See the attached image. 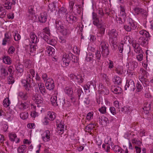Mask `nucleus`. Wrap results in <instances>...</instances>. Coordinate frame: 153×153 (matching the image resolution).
I'll return each mask as SVG.
<instances>
[{
  "label": "nucleus",
  "mask_w": 153,
  "mask_h": 153,
  "mask_svg": "<svg viewBox=\"0 0 153 153\" xmlns=\"http://www.w3.org/2000/svg\"><path fill=\"white\" fill-rule=\"evenodd\" d=\"M143 53H140L139 54L137 55V59L138 61H140L143 60Z\"/></svg>",
  "instance_id": "nucleus-60"
},
{
  "label": "nucleus",
  "mask_w": 153,
  "mask_h": 153,
  "mask_svg": "<svg viewBox=\"0 0 153 153\" xmlns=\"http://www.w3.org/2000/svg\"><path fill=\"white\" fill-rule=\"evenodd\" d=\"M73 54L71 53L68 54L65 53L63 55L62 60L66 66H68L71 60Z\"/></svg>",
  "instance_id": "nucleus-4"
},
{
  "label": "nucleus",
  "mask_w": 153,
  "mask_h": 153,
  "mask_svg": "<svg viewBox=\"0 0 153 153\" xmlns=\"http://www.w3.org/2000/svg\"><path fill=\"white\" fill-rule=\"evenodd\" d=\"M28 116V113L27 112H23L20 114L21 118L23 120H25L27 118Z\"/></svg>",
  "instance_id": "nucleus-46"
},
{
  "label": "nucleus",
  "mask_w": 153,
  "mask_h": 153,
  "mask_svg": "<svg viewBox=\"0 0 153 153\" xmlns=\"http://www.w3.org/2000/svg\"><path fill=\"white\" fill-rule=\"evenodd\" d=\"M116 73L119 75L124 74L126 72V70L123 69V67L121 66H119L115 69Z\"/></svg>",
  "instance_id": "nucleus-19"
},
{
  "label": "nucleus",
  "mask_w": 153,
  "mask_h": 153,
  "mask_svg": "<svg viewBox=\"0 0 153 153\" xmlns=\"http://www.w3.org/2000/svg\"><path fill=\"white\" fill-rule=\"evenodd\" d=\"M59 32L61 33L63 35L66 37L68 36L70 33L69 30L65 28L64 29V28L63 29H62V31Z\"/></svg>",
  "instance_id": "nucleus-35"
},
{
  "label": "nucleus",
  "mask_w": 153,
  "mask_h": 153,
  "mask_svg": "<svg viewBox=\"0 0 153 153\" xmlns=\"http://www.w3.org/2000/svg\"><path fill=\"white\" fill-rule=\"evenodd\" d=\"M31 108L33 111L31 112L30 115L32 117L35 118L36 117L38 116V113L36 111V106L32 104Z\"/></svg>",
  "instance_id": "nucleus-21"
},
{
  "label": "nucleus",
  "mask_w": 153,
  "mask_h": 153,
  "mask_svg": "<svg viewBox=\"0 0 153 153\" xmlns=\"http://www.w3.org/2000/svg\"><path fill=\"white\" fill-rule=\"evenodd\" d=\"M114 150L116 153H122L123 151L120 147L118 145L114 146L113 147Z\"/></svg>",
  "instance_id": "nucleus-33"
},
{
  "label": "nucleus",
  "mask_w": 153,
  "mask_h": 153,
  "mask_svg": "<svg viewBox=\"0 0 153 153\" xmlns=\"http://www.w3.org/2000/svg\"><path fill=\"white\" fill-rule=\"evenodd\" d=\"M55 27L58 32H61L64 27L62 21L57 19L55 22Z\"/></svg>",
  "instance_id": "nucleus-7"
},
{
  "label": "nucleus",
  "mask_w": 153,
  "mask_h": 153,
  "mask_svg": "<svg viewBox=\"0 0 153 153\" xmlns=\"http://www.w3.org/2000/svg\"><path fill=\"white\" fill-rule=\"evenodd\" d=\"M128 24L131 26L133 29L134 30L137 27L136 22L132 19L130 17H129L128 19Z\"/></svg>",
  "instance_id": "nucleus-17"
},
{
  "label": "nucleus",
  "mask_w": 153,
  "mask_h": 153,
  "mask_svg": "<svg viewBox=\"0 0 153 153\" xmlns=\"http://www.w3.org/2000/svg\"><path fill=\"white\" fill-rule=\"evenodd\" d=\"M114 93L117 94H120L122 92V88L120 87H117L116 88L113 89Z\"/></svg>",
  "instance_id": "nucleus-53"
},
{
  "label": "nucleus",
  "mask_w": 153,
  "mask_h": 153,
  "mask_svg": "<svg viewBox=\"0 0 153 153\" xmlns=\"http://www.w3.org/2000/svg\"><path fill=\"white\" fill-rule=\"evenodd\" d=\"M108 34L109 37V41L112 45L115 44L117 40L118 32L115 29H112L108 31Z\"/></svg>",
  "instance_id": "nucleus-1"
},
{
  "label": "nucleus",
  "mask_w": 153,
  "mask_h": 153,
  "mask_svg": "<svg viewBox=\"0 0 153 153\" xmlns=\"http://www.w3.org/2000/svg\"><path fill=\"white\" fill-rule=\"evenodd\" d=\"M130 64L131 67L129 68L130 67L131 70H134V68H136L138 66V63L135 61L130 62Z\"/></svg>",
  "instance_id": "nucleus-36"
},
{
  "label": "nucleus",
  "mask_w": 153,
  "mask_h": 153,
  "mask_svg": "<svg viewBox=\"0 0 153 153\" xmlns=\"http://www.w3.org/2000/svg\"><path fill=\"white\" fill-rule=\"evenodd\" d=\"M140 70L142 75L140 76H139V78L140 81L143 83L142 81L147 78L149 74L143 68L141 69Z\"/></svg>",
  "instance_id": "nucleus-10"
},
{
  "label": "nucleus",
  "mask_w": 153,
  "mask_h": 153,
  "mask_svg": "<svg viewBox=\"0 0 153 153\" xmlns=\"http://www.w3.org/2000/svg\"><path fill=\"white\" fill-rule=\"evenodd\" d=\"M32 99L37 104L42 103L43 100L41 96L37 94L33 96L32 97Z\"/></svg>",
  "instance_id": "nucleus-9"
},
{
  "label": "nucleus",
  "mask_w": 153,
  "mask_h": 153,
  "mask_svg": "<svg viewBox=\"0 0 153 153\" xmlns=\"http://www.w3.org/2000/svg\"><path fill=\"white\" fill-rule=\"evenodd\" d=\"M138 42L139 45L145 46L148 44V40L145 37L141 36L138 39Z\"/></svg>",
  "instance_id": "nucleus-11"
},
{
  "label": "nucleus",
  "mask_w": 153,
  "mask_h": 153,
  "mask_svg": "<svg viewBox=\"0 0 153 153\" xmlns=\"http://www.w3.org/2000/svg\"><path fill=\"white\" fill-rule=\"evenodd\" d=\"M45 86H54V82L52 79L48 78L45 83Z\"/></svg>",
  "instance_id": "nucleus-34"
},
{
  "label": "nucleus",
  "mask_w": 153,
  "mask_h": 153,
  "mask_svg": "<svg viewBox=\"0 0 153 153\" xmlns=\"http://www.w3.org/2000/svg\"><path fill=\"white\" fill-rule=\"evenodd\" d=\"M113 81L115 85H121L122 80L120 77L115 76L114 78L113 79Z\"/></svg>",
  "instance_id": "nucleus-22"
},
{
  "label": "nucleus",
  "mask_w": 153,
  "mask_h": 153,
  "mask_svg": "<svg viewBox=\"0 0 153 153\" xmlns=\"http://www.w3.org/2000/svg\"><path fill=\"white\" fill-rule=\"evenodd\" d=\"M4 39H8L9 40H11L12 39V37L11 34L9 33H6L4 34Z\"/></svg>",
  "instance_id": "nucleus-58"
},
{
  "label": "nucleus",
  "mask_w": 153,
  "mask_h": 153,
  "mask_svg": "<svg viewBox=\"0 0 153 153\" xmlns=\"http://www.w3.org/2000/svg\"><path fill=\"white\" fill-rule=\"evenodd\" d=\"M134 86V83L133 80L130 79L127 81L126 83L125 86Z\"/></svg>",
  "instance_id": "nucleus-52"
},
{
  "label": "nucleus",
  "mask_w": 153,
  "mask_h": 153,
  "mask_svg": "<svg viewBox=\"0 0 153 153\" xmlns=\"http://www.w3.org/2000/svg\"><path fill=\"white\" fill-rule=\"evenodd\" d=\"M124 28L125 30L127 31L130 32L132 30H134L132 27L128 24V25H124Z\"/></svg>",
  "instance_id": "nucleus-49"
},
{
  "label": "nucleus",
  "mask_w": 153,
  "mask_h": 153,
  "mask_svg": "<svg viewBox=\"0 0 153 153\" xmlns=\"http://www.w3.org/2000/svg\"><path fill=\"white\" fill-rule=\"evenodd\" d=\"M3 62L5 63L10 65L11 63V60L10 57L8 56H4L3 58Z\"/></svg>",
  "instance_id": "nucleus-26"
},
{
  "label": "nucleus",
  "mask_w": 153,
  "mask_h": 153,
  "mask_svg": "<svg viewBox=\"0 0 153 153\" xmlns=\"http://www.w3.org/2000/svg\"><path fill=\"white\" fill-rule=\"evenodd\" d=\"M19 96L23 100H26L27 98V96L26 94H24L22 92L19 93Z\"/></svg>",
  "instance_id": "nucleus-50"
},
{
  "label": "nucleus",
  "mask_w": 153,
  "mask_h": 153,
  "mask_svg": "<svg viewBox=\"0 0 153 153\" xmlns=\"http://www.w3.org/2000/svg\"><path fill=\"white\" fill-rule=\"evenodd\" d=\"M111 112L113 115H114L116 114V111L115 108L114 107H110L109 108Z\"/></svg>",
  "instance_id": "nucleus-62"
},
{
  "label": "nucleus",
  "mask_w": 153,
  "mask_h": 153,
  "mask_svg": "<svg viewBox=\"0 0 153 153\" xmlns=\"http://www.w3.org/2000/svg\"><path fill=\"white\" fill-rule=\"evenodd\" d=\"M48 118L51 120L53 121L56 118V114L53 112L48 111Z\"/></svg>",
  "instance_id": "nucleus-29"
},
{
  "label": "nucleus",
  "mask_w": 153,
  "mask_h": 153,
  "mask_svg": "<svg viewBox=\"0 0 153 153\" xmlns=\"http://www.w3.org/2000/svg\"><path fill=\"white\" fill-rule=\"evenodd\" d=\"M66 20L70 23H73L77 21V18L73 15H68L66 17Z\"/></svg>",
  "instance_id": "nucleus-14"
},
{
  "label": "nucleus",
  "mask_w": 153,
  "mask_h": 153,
  "mask_svg": "<svg viewBox=\"0 0 153 153\" xmlns=\"http://www.w3.org/2000/svg\"><path fill=\"white\" fill-rule=\"evenodd\" d=\"M15 35L14 36V39L16 41L19 40L21 38L20 35L18 33V32L16 31V32H15L14 33Z\"/></svg>",
  "instance_id": "nucleus-51"
},
{
  "label": "nucleus",
  "mask_w": 153,
  "mask_h": 153,
  "mask_svg": "<svg viewBox=\"0 0 153 153\" xmlns=\"http://www.w3.org/2000/svg\"><path fill=\"white\" fill-rule=\"evenodd\" d=\"M54 49L51 47H49L47 49V52L48 53L49 55H52L54 54L55 53L54 51Z\"/></svg>",
  "instance_id": "nucleus-41"
},
{
  "label": "nucleus",
  "mask_w": 153,
  "mask_h": 153,
  "mask_svg": "<svg viewBox=\"0 0 153 153\" xmlns=\"http://www.w3.org/2000/svg\"><path fill=\"white\" fill-rule=\"evenodd\" d=\"M93 112H90L87 114L86 119L89 120H90L92 118H93Z\"/></svg>",
  "instance_id": "nucleus-59"
},
{
  "label": "nucleus",
  "mask_w": 153,
  "mask_h": 153,
  "mask_svg": "<svg viewBox=\"0 0 153 153\" xmlns=\"http://www.w3.org/2000/svg\"><path fill=\"white\" fill-rule=\"evenodd\" d=\"M98 13L99 15L100 18L102 17L104 15V13L103 12V10L102 8H100L98 10Z\"/></svg>",
  "instance_id": "nucleus-54"
},
{
  "label": "nucleus",
  "mask_w": 153,
  "mask_h": 153,
  "mask_svg": "<svg viewBox=\"0 0 153 153\" xmlns=\"http://www.w3.org/2000/svg\"><path fill=\"white\" fill-rule=\"evenodd\" d=\"M76 78V81L79 84L82 83L84 80V76L81 75V74L77 75L76 76H75Z\"/></svg>",
  "instance_id": "nucleus-30"
},
{
  "label": "nucleus",
  "mask_w": 153,
  "mask_h": 153,
  "mask_svg": "<svg viewBox=\"0 0 153 153\" xmlns=\"http://www.w3.org/2000/svg\"><path fill=\"white\" fill-rule=\"evenodd\" d=\"M50 101L51 104L54 106H56L58 105V102H57V97L54 96L52 97L50 99Z\"/></svg>",
  "instance_id": "nucleus-23"
},
{
  "label": "nucleus",
  "mask_w": 153,
  "mask_h": 153,
  "mask_svg": "<svg viewBox=\"0 0 153 153\" xmlns=\"http://www.w3.org/2000/svg\"><path fill=\"white\" fill-rule=\"evenodd\" d=\"M58 13L59 16H63L67 14L66 10L63 7H61L58 11Z\"/></svg>",
  "instance_id": "nucleus-24"
},
{
  "label": "nucleus",
  "mask_w": 153,
  "mask_h": 153,
  "mask_svg": "<svg viewBox=\"0 0 153 153\" xmlns=\"http://www.w3.org/2000/svg\"><path fill=\"white\" fill-rule=\"evenodd\" d=\"M47 15L46 12L41 13L40 16L39 17V20L40 22L45 23L47 20Z\"/></svg>",
  "instance_id": "nucleus-13"
},
{
  "label": "nucleus",
  "mask_w": 153,
  "mask_h": 153,
  "mask_svg": "<svg viewBox=\"0 0 153 153\" xmlns=\"http://www.w3.org/2000/svg\"><path fill=\"white\" fill-rule=\"evenodd\" d=\"M143 109L145 111H149L151 109V104L150 103H145L144 104Z\"/></svg>",
  "instance_id": "nucleus-44"
},
{
  "label": "nucleus",
  "mask_w": 153,
  "mask_h": 153,
  "mask_svg": "<svg viewBox=\"0 0 153 153\" xmlns=\"http://www.w3.org/2000/svg\"><path fill=\"white\" fill-rule=\"evenodd\" d=\"M98 27L99 28V33L101 35H103L105 33V25H104L103 24H102Z\"/></svg>",
  "instance_id": "nucleus-31"
},
{
  "label": "nucleus",
  "mask_w": 153,
  "mask_h": 153,
  "mask_svg": "<svg viewBox=\"0 0 153 153\" xmlns=\"http://www.w3.org/2000/svg\"><path fill=\"white\" fill-rule=\"evenodd\" d=\"M4 4V7L7 9H10L13 3H11L9 0H1Z\"/></svg>",
  "instance_id": "nucleus-16"
},
{
  "label": "nucleus",
  "mask_w": 153,
  "mask_h": 153,
  "mask_svg": "<svg viewBox=\"0 0 153 153\" xmlns=\"http://www.w3.org/2000/svg\"><path fill=\"white\" fill-rule=\"evenodd\" d=\"M99 110L101 113L104 114L106 112V108L105 107L102 106L101 108H99Z\"/></svg>",
  "instance_id": "nucleus-64"
},
{
  "label": "nucleus",
  "mask_w": 153,
  "mask_h": 153,
  "mask_svg": "<svg viewBox=\"0 0 153 153\" xmlns=\"http://www.w3.org/2000/svg\"><path fill=\"white\" fill-rule=\"evenodd\" d=\"M39 36H40L41 38L43 39L47 43H48V41L49 40V36L46 35L43 32H40L39 34Z\"/></svg>",
  "instance_id": "nucleus-27"
},
{
  "label": "nucleus",
  "mask_w": 153,
  "mask_h": 153,
  "mask_svg": "<svg viewBox=\"0 0 153 153\" xmlns=\"http://www.w3.org/2000/svg\"><path fill=\"white\" fill-rule=\"evenodd\" d=\"M75 0H69V4L70 8V10L73 11L74 9L73 7L75 3Z\"/></svg>",
  "instance_id": "nucleus-45"
},
{
  "label": "nucleus",
  "mask_w": 153,
  "mask_h": 153,
  "mask_svg": "<svg viewBox=\"0 0 153 153\" xmlns=\"http://www.w3.org/2000/svg\"><path fill=\"white\" fill-rule=\"evenodd\" d=\"M139 33L140 34L142 35V36H145L146 38H149L150 37L149 33L145 30H140L139 31Z\"/></svg>",
  "instance_id": "nucleus-38"
},
{
  "label": "nucleus",
  "mask_w": 153,
  "mask_h": 153,
  "mask_svg": "<svg viewBox=\"0 0 153 153\" xmlns=\"http://www.w3.org/2000/svg\"><path fill=\"white\" fill-rule=\"evenodd\" d=\"M95 61L97 62L98 65H99V63L101 62L100 58L101 57V55L99 51H97L95 52Z\"/></svg>",
  "instance_id": "nucleus-25"
},
{
  "label": "nucleus",
  "mask_w": 153,
  "mask_h": 153,
  "mask_svg": "<svg viewBox=\"0 0 153 153\" xmlns=\"http://www.w3.org/2000/svg\"><path fill=\"white\" fill-rule=\"evenodd\" d=\"M64 91L65 94L70 97H72V96L73 95V89L70 87H66L64 89Z\"/></svg>",
  "instance_id": "nucleus-18"
},
{
  "label": "nucleus",
  "mask_w": 153,
  "mask_h": 153,
  "mask_svg": "<svg viewBox=\"0 0 153 153\" xmlns=\"http://www.w3.org/2000/svg\"><path fill=\"white\" fill-rule=\"evenodd\" d=\"M27 147L25 145H22L19 146L18 149L19 153H23L26 152Z\"/></svg>",
  "instance_id": "nucleus-28"
},
{
  "label": "nucleus",
  "mask_w": 153,
  "mask_h": 153,
  "mask_svg": "<svg viewBox=\"0 0 153 153\" xmlns=\"http://www.w3.org/2000/svg\"><path fill=\"white\" fill-rule=\"evenodd\" d=\"M34 9V7L33 5L29 6V19H31L33 21H35L36 19L35 15V11Z\"/></svg>",
  "instance_id": "nucleus-6"
},
{
  "label": "nucleus",
  "mask_w": 153,
  "mask_h": 153,
  "mask_svg": "<svg viewBox=\"0 0 153 153\" xmlns=\"http://www.w3.org/2000/svg\"><path fill=\"white\" fill-rule=\"evenodd\" d=\"M121 112L124 113H128L130 111V108L128 106H124L123 107L121 108Z\"/></svg>",
  "instance_id": "nucleus-42"
},
{
  "label": "nucleus",
  "mask_w": 153,
  "mask_h": 153,
  "mask_svg": "<svg viewBox=\"0 0 153 153\" xmlns=\"http://www.w3.org/2000/svg\"><path fill=\"white\" fill-rule=\"evenodd\" d=\"M101 52L102 56L106 57L109 53L108 45L104 41H102L101 43Z\"/></svg>",
  "instance_id": "nucleus-2"
},
{
  "label": "nucleus",
  "mask_w": 153,
  "mask_h": 153,
  "mask_svg": "<svg viewBox=\"0 0 153 153\" xmlns=\"http://www.w3.org/2000/svg\"><path fill=\"white\" fill-rule=\"evenodd\" d=\"M92 18L93 20V24L97 27H99V26H100V25L102 24L101 22L102 20L100 21V20L96 13L94 12L92 13Z\"/></svg>",
  "instance_id": "nucleus-5"
},
{
  "label": "nucleus",
  "mask_w": 153,
  "mask_h": 153,
  "mask_svg": "<svg viewBox=\"0 0 153 153\" xmlns=\"http://www.w3.org/2000/svg\"><path fill=\"white\" fill-rule=\"evenodd\" d=\"M48 7L50 10L51 11L55 10V7L54 3L49 4L48 5Z\"/></svg>",
  "instance_id": "nucleus-56"
},
{
  "label": "nucleus",
  "mask_w": 153,
  "mask_h": 153,
  "mask_svg": "<svg viewBox=\"0 0 153 153\" xmlns=\"http://www.w3.org/2000/svg\"><path fill=\"white\" fill-rule=\"evenodd\" d=\"M132 142L133 143L137 145V146H140L141 142L140 141L137 140L135 139H134L132 140Z\"/></svg>",
  "instance_id": "nucleus-55"
},
{
  "label": "nucleus",
  "mask_w": 153,
  "mask_h": 153,
  "mask_svg": "<svg viewBox=\"0 0 153 153\" xmlns=\"http://www.w3.org/2000/svg\"><path fill=\"white\" fill-rule=\"evenodd\" d=\"M134 13L136 15H141L142 16L146 17L148 15V12L142 8L136 7L133 9Z\"/></svg>",
  "instance_id": "nucleus-3"
},
{
  "label": "nucleus",
  "mask_w": 153,
  "mask_h": 153,
  "mask_svg": "<svg viewBox=\"0 0 153 153\" xmlns=\"http://www.w3.org/2000/svg\"><path fill=\"white\" fill-rule=\"evenodd\" d=\"M1 74L3 76H5L8 74V73L6 70L5 67L2 66L0 68Z\"/></svg>",
  "instance_id": "nucleus-32"
},
{
  "label": "nucleus",
  "mask_w": 153,
  "mask_h": 153,
  "mask_svg": "<svg viewBox=\"0 0 153 153\" xmlns=\"http://www.w3.org/2000/svg\"><path fill=\"white\" fill-rule=\"evenodd\" d=\"M14 79L13 77V75H9L8 77L7 83L9 84H13L14 82Z\"/></svg>",
  "instance_id": "nucleus-43"
},
{
  "label": "nucleus",
  "mask_w": 153,
  "mask_h": 153,
  "mask_svg": "<svg viewBox=\"0 0 153 153\" xmlns=\"http://www.w3.org/2000/svg\"><path fill=\"white\" fill-rule=\"evenodd\" d=\"M16 70L19 73H21L23 72V66L22 65H18L16 67Z\"/></svg>",
  "instance_id": "nucleus-48"
},
{
  "label": "nucleus",
  "mask_w": 153,
  "mask_h": 153,
  "mask_svg": "<svg viewBox=\"0 0 153 153\" xmlns=\"http://www.w3.org/2000/svg\"><path fill=\"white\" fill-rule=\"evenodd\" d=\"M30 38V40H29L30 43L31 42L35 45V44L36 43L37 41V38L36 36L33 32H32L31 33Z\"/></svg>",
  "instance_id": "nucleus-20"
},
{
  "label": "nucleus",
  "mask_w": 153,
  "mask_h": 153,
  "mask_svg": "<svg viewBox=\"0 0 153 153\" xmlns=\"http://www.w3.org/2000/svg\"><path fill=\"white\" fill-rule=\"evenodd\" d=\"M120 16L122 17L125 20L126 18L127 14L125 12H120Z\"/></svg>",
  "instance_id": "nucleus-61"
},
{
  "label": "nucleus",
  "mask_w": 153,
  "mask_h": 153,
  "mask_svg": "<svg viewBox=\"0 0 153 153\" xmlns=\"http://www.w3.org/2000/svg\"><path fill=\"white\" fill-rule=\"evenodd\" d=\"M57 130L59 132V133H60L62 132V133L64 131V125H63L61 123L59 124L57 126Z\"/></svg>",
  "instance_id": "nucleus-39"
},
{
  "label": "nucleus",
  "mask_w": 153,
  "mask_h": 153,
  "mask_svg": "<svg viewBox=\"0 0 153 153\" xmlns=\"http://www.w3.org/2000/svg\"><path fill=\"white\" fill-rule=\"evenodd\" d=\"M51 134L48 130L45 131L42 134V138L44 142H47L50 140Z\"/></svg>",
  "instance_id": "nucleus-8"
},
{
  "label": "nucleus",
  "mask_w": 153,
  "mask_h": 153,
  "mask_svg": "<svg viewBox=\"0 0 153 153\" xmlns=\"http://www.w3.org/2000/svg\"><path fill=\"white\" fill-rule=\"evenodd\" d=\"M10 100L8 98L4 99L3 101V105L5 107H7L10 104Z\"/></svg>",
  "instance_id": "nucleus-47"
},
{
  "label": "nucleus",
  "mask_w": 153,
  "mask_h": 153,
  "mask_svg": "<svg viewBox=\"0 0 153 153\" xmlns=\"http://www.w3.org/2000/svg\"><path fill=\"white\" fill-rule=\"evenodd\" d=\"M9 136L10 140L12 142L14 141H16V143H18L19 141V139L16 138L17 135L16 134L12 133L9 134Z\"/></svg>",
  "instance_id": "nucleus-15"
},
{
  "label": "nucleus",
  "mask_w": 153,
  "mask_h": 153,
  "mask_svg": "<svg viewBox=\"0 0 153 153\" xmlns=\"http://www.w3.org/2000/svg\"><path fill=\"white\" fill-rule=\"evenodd\" d=\"M103 121L105 122L106 124L109 123V120L108 118L104 116H102L99 117V121L102 123Z\"/></svg>",
  "instance_id": "nucleus-40"
},
{
  "label": "nucleus",
  "mask_w": 153,
  "mask_h": 153,
  "mask_svg": "<svg viewBox=\"0 0 153 153\" xmlns=\"http://www.w3.org/2000/svg\"><path fill=\"white\" fill-rule=\"evenodd\" d=\"M5 119L8 121H11L13 117V114L11 113H7L5 114L4 115Z\"/></svg>",
  "instance_id": "nucleus-37"
},
{
  "label": "nucleus",
  "mask_w": 153,
  "mask_h": 153,
  "mask_svg": "<svg viewBox=\"0 0 153 153\" xmlns=\"http://www.w3.org/2000/svg\"><path fill=\"white\" fill-rule=\"evenodd\" d=\"M132 46L134 48V51L137 53H143L141 48L138 43L136 42H133L132 44Z\"/></svg>",
  "instance_id": "nucleus-12"
},
{
  "label": "nucleus",
  "mask_w": 153,
  "mask_h": 153,
  "mask_svg": "<svg viewBox=\"0 0 153 153\" xmlns=\"http://www.w3.org/2000/svg\"><path fill=\"white\" fill-rule=\"evenodd\" d=\"M70 99L71 102L74 105H76L77 104V102L76 101L75 98L74 97H73V96H72V97H70Z\"/></svg>",
  "instance_id": "nucleus-63"
},
{
  "label": "nucleus",
  "mask_w": 153,
  "mask_h": 153,
  "mask_svg": "<svg viewBox=\"0 0 153 153\" xmlns=\"http://www.w3.org/2000/svg\"><path fill=\"white\" fill-rule=\"evenodd\" d=\"M47 43L53 46L56 44V41L55 39H49Z\"/></svg>",
  "instance_id": "nucleus-57"
}]
</instances>
